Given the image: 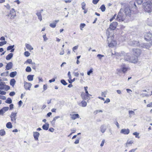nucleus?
<instances>
[{"mask_svg":"<svg viewBox=\"0 0 152 152\" xmlns=\"http://www.w3.org/2000/svg\"><path fill=\"white\" fill-rule=\"evenodd\" d=\"M136 6L135 3L134 1H131L130 2L128 6L123 9V12L128 18H130L133 13L132 9H136Z\"/></svg>","mask_w":152,"mask_h":152,"instance_id":"obj_1","label":"nucleus"},{"mask_svg":"<svg viewBox=\"0 0 152 152\" xmlns=\"http://www.w3.org/2000/svg\"><path fill=\"white\" fill-rule=\"evenodd\" d=\"M123 8H121L118 13L117 18L115 19L116 20L119 22H122L128 18L124 15L123 12Z\"/></svg>","mask_w":152,"mask_h":152,"instance_id":"obj_2","label":"nucleus"},{"mask_svg":"<svg viewBox=\"0 0 152 152\" xmlns=\"http://www.w3.org/2000/svg\"><path fill=\"white\" fill-rule=\"evenodd\" d=\"M107 44L108 46L109 47L113 48L116 46L117 43L116 41L114 40L113 35H111L110 34L107 35Z\"/></svg>","mask_w":152,"mask_h":152,"instance_id":"obj_3","label":"nucleus"},{"mask_svg":"<svg viewBox=\"0 0 152 152\" xmlns=\"http://www.w3.org/2000/svg\"><path fill=\"white\" fill-rule=\"evenodd\" d=\"M118 25V23L116 22H113L110 25V27L107 29L106 34L107 35L110 34L111 35H113V30L116 28Z\"/></svg>","mask_w":152,"mask_h":152,"instance_id":"obj_4","label":"nucleus"},{"mask_svg":"<svg viewBox=\"0 0 152 152\" xmlns=\"http://www.w3.org/2000/svg\"><path fill=\"white\" fill-rule=\"evenodd\" d=\"M144 10L146 12L149 13L152 12V2L148 1L143 4Z\"/></svg>","mask_w":152,"mask_h":152,"instance_id":"obj_5","label":"nucleus"},{"mask_svg":"<svg viewBox=\"0 0 152 152\" xmlns=\"http://www.w3.org/2000/svg\"><path fill=\"white\" fill-rule=\"evenodd\" d=\"M125 59L127 61H129L132 63H136L138 61L137 56H125Z\"/></svg>","mask_w":152,"mask_h":152,"instance_id":"obj_6","label":"nucleus"},{"mask_svg":"<svg viewBox=\"0 0 152 152\" xmlns=\"http://www.w3.org/2000/svg\"><path fill=\"white\" fill-rule=\"evenodd\" d=\"M92 95L89 94L88 93H87L86 94H85L83 92H82L81 93L80 96L81 98L83 100H89L90 99V97Z\"/></svg>","mask_w":152,"mask_h":152,"instance_id":"obj_7","label":"nucleus"},{"mask_svg":"<svg viewBox=\"0 0 152 152\" xmlns=\"http://www.w3.org/2000/svg\"><path fill=\"white\" fill-rule=\"evenodd\" d=\"M7 16L8 17L10 16V19L12 20L15 18L16 16L15 14V11L14 8H12L10 11V13L8 14Z\"/></svg>","mask_w":152,"mask_h":152,"instance_id":"obj_8","label":"nucleus"},{"mask_svg":"<svg viewBox=\"0 0 152 152\" xmlns=\"http://www.w3.org/2000/svg\"><path fill=\"white\" fill-rule=\"evenodd\" d=\"M152 37V34L150 33H146L145 35L144 39L147 41H151Z\"/></svg>","mask_w":152,"mask_h":152,"instance_id":"obj_9","label":"nucleus"},{"mask_svg":"<svg viewBox=\"0 0 152 152\" xmlns=\"http://www.w3.org/2000/svg\"><path fill=\"white\" fill-rule=\"evenodd\" d=\"M129 44L132 46H138L140 45L139 42L138 41H130L129 42Z\"/></svg>","mask_w":152,"mask_h":152,"instance_id":"obj_10","label":"nucleus"},{"mask_svg":"<svg viewBox=\"0 0 152 152\" xmlns=\"http://www.w3.org/2000/svg\"><path fill=\"white\" fill-rule=\"evenodd\" d=\"M17 113H15L12 112L10 116V117L11 118V121H12L16 123V119Z\"/></svg>","mask_w":152,"mask_h":152,"instance_id":"obj_11","label":"nucleus"},{"mask_svg":"<svg viewBox=\"0 0 152 152\" xmlns=\"http://www.w3.org/2000/svg\"><path fill=\"white\" fill-rule=\"evenodd\" d=\"M133 53L134 55H135V56H137L138 58V56H139L141 53L140 50L138 49H133Z\"/></svg>","mask_w":152,"mask_h":152,"instance_id":"obj_12","label":"nucleus"},{"mask_svg":"<svg viewBox=\"0 0 152 152\" xmlns=\"http://www.w3.org/2000/svg\"><path fill=\"white\" fill-rule=\"evenodd\" d=\"M32 86V84L29 83L25 82L24 87L26 90H30Z\"/></svg>","mask_w":152,"mask_h":152,"instance_id":"obj_13","label":"nucleus"},{"mask_svg":"<svg viewBox=\"0 0 152 152\" xmlns=\"http://www.w3.org/2000/svg\"><path fill=\"white\" fill-rule=\"evenodd\" d=\"M121 68H122V72L124 73H125L128 70V67L126 66L124 64H122L121 65Z\"/></svg>","mask_w":152,"mask_h":152,"instance_id":"obj_14","label":"nucleus"},{"mask_svg":"<svg viewBox=\"0 0 152 152\" xmlns=\"http://www.w3.org/2000/svg\"><path fill=\"white\" fill-rule=\"evenodd\" d=\"M8 107H5L0 110V114L3 115L6 111L9 109Z\"/></svg>","mask_w":152,"mask_h":152,"instance_id":"obj_15","label":"nucleus"},{"mask_svg":"<svg viewBox=\"0 0 152 152\" xmlns=\"http://www.w3.org/2000/svg\"><path fill=\"white\" fill-rule=\"evenodd\" d=\"M129 129H124L121 130L120 133L124 134H128L129 133Z\"/></svg>","mask_w":152,"mask_h":152,"instance_id":"obj_16","label":"nucleus"},{"mask_svg":"<svg viewBox=\"0 0 152 152\" xmlns=\"http://www.w3.org/2000/svg\"><path fill=\"white\" fill-rule=\"evenodd\" d=\"M84 100L82 101L81 102H78V104L80 106H81L83 107H86L87 104L86 102L84 101Z\"/></svg>","mask_w":152,"mask_h":152,"instance_id":"obj_17","label":"nucleus"},{"mask_svg":"<svg viewBox=\"0 0 152 152\" xmlns=\"http://www.w3.org/2000/svg\"><path fill=\"white\" fill-rule=\"evenodd\" d=\"M39 135V133L37 132H33V136L35 140H38V137Z\"/></svg>","mask_w":152,"mask_h":152,"instance_id":"obj_18","label":"nucleus"},{"mask_svg":"<svg viewBox=\"0 0 152 152\" xmlns=\"http://www.w3.org/2000/svg\"><path fill=\"white\" fill-rule=\"evenodd\" d=\"M59 20H56L53 21V23H51L50 24V26L52 28H54L56 26V23L59 22Z\"/></svg>","mask_w":152,"mask_h":152,"instance_id":"obj_19","label":"nucleus"},{"mask_svg":"<svg viewBox=\"0 0 152 152\" xmlns=\"http://www.w3.org/2000/svg\"><path fill=\"white\" fill-rule=\"evenodd\" d=\"M12 63L11 62L8 63L6 66V68L7 70H9L12 68Z\"/></svg>","mask_w":152,"mask_h":152,"instance_id":"obj_20","label":"nucleus"},{"mask_svg":"<svg viewBox=\"0 0 152 152\" xmlns=\"http://www.w3.org/2000/svg\"><path fill=\"white\" fill-rule=\"evenodd\" d=\"M151 45V44L150 45L148 43H144L143 44L142 47L144 48L149 49L150 48Z\"/></svg>","mask_w":152,"mask_h":152,"instance_id":"obj_21","label":"nucleus"},{"mask_svg":"<svg viewBox=\"0 0 152 152\" xmlns=\"http://www.w3.org/2000/svg\"><path fill=\"white\" fill-rule=\"evenodd\" d=\"M49 127V124L48 123H46V124L43 125L42 126L43 129L46 130H47L48 129Z\"/></svg>","mask_w":152,"mask_h":152,"instance_id":"obj_22","label":"nucleus"},{"mask_svg":"<svg viewBox=\"0 0 152 152\" xmlns=\"http://www.w3.org/2000/svg\"><path fill=\"white\" fill-rule=\"evenodd\" d=\"M13 56V54L10 53L8 54L6 57V58L7 60H9Z\"/></svg>","mask_w":152,"mask_h":152,"instance_id":"obj_23","label":"nucleus"},{"mask_svg":"<svg viewBox=\"0 0 152 152\" xmlns=\"http://www.w3.org/2000/svg\"><path fill=\"white\" fill-rule=\"evenodd\" d=\"M25 46L26 48L29 50H31L33 49V48L29 44L26 43L25 44Z\"/></svg>","mask_w":152,"mask_h":152,"instance_id":"obj_24","label":"nucleus"},{"mask_svg":"<svg viewBox=\"0 0 152 152\" xmlns=\"http://www.w3.org/2000/svg\"><path fill=\"white\" fill-rule=\"evenodd\" d=\"M79 118V116L78 114H73L72 115V117H71V118H72V119L73 120H75L76 118Z\"/></svg>","mask_w":152,"mask_h":152,"instance_id":"obj_25","label":"nucleus"},{"mask_svg":"<svg viewBox=\"0 0 152 152\" xmlns=\"http://www.w3.org/2000/svg\"><path fill=\"white\" fill-rule=\"evenodd\" d=\"M36 14L37 15L38 19L40 21H41L42 20V18L41 12H37Z\"/></svg>","mask_w":152,"mask_h":152,"instance_id":"obj_26","label":"nucleus"},{"mask_svg":"<svg viewBox=\"0 0 152 152\" xmlns=\"http://www.w3.org/2000/svg\"><path fill=\"white\" fill-rule=\"evenodd\" d=\"M16 83V81L14 79H12L10 81V85L12 87H13Z\"/></svg>","mask_w":152,"mask_h":152,"instance_id":"obj_27","label":"nucleus"},{"mask_svg":"<svg viewBox=\"0 0 152 152\" xmlns=\"http://www.w3.org/2000/svg\"><path fill=\"white\" fill-rule=\"evenodd\" d=\"M128 113L129 115V117L131 118L132 115H135V113L134 111L129 110Z\"/></svg>","mask_w":152,"mask_h":152,"instance_id":"obj_28","label":"nucleus"},{"mask_svg":"<svg viewBox=\"0 0 152 152\" xmlns=\"http://www.w3.org/2000/svg\"><path fill=\"white\" fill-rule=\"evenodd\" d=\"M34 75H29L27 77V78L28 81H32L33 80Z\"/></svg>","mask_w":152,"mask_h":152,"instance_id":"obj_29","label":"nucleus"},{"mask_svg":"<svg viewBox=\"0 0 152 152\" xmlns=\"http://www.w3.org/2000/svg\"><path fill=\"white\" fill-rule=\"evenodd\" d=\"M17 72L16 71H15L11 72L10 74V76L11 77H14L17 75Z\"/></svg>","mask_w":152,"mask_h":152,"instance_id":"obj_30","label":"nucleus"},{"mask_svg":"<svg viewBox=\"0 0 152 152\" xmlns=\"http://www.w3.org/2000/svg\"><path fill=\"white\" fill-rule=\"evenodd\" d=\"M106 128L104 125H102L100 127V131L101 132L104 133L105 131Z\"/></svg>","mask_w":152,"mask_h":152,"instance_id":"obj_31","label":"nucleus"},{"mask_svg":"<svg viewBox=\"0 0 152 152\" xmlns=\"http://www.w3.org/2000/svg\"><path fill=\"white\" fill-rule=\"evenodd\" d=\"M6 126L8 129H11L12 128V126L10 122H8Z\"/></svg>","mask_w":152,"mask_h":152,"instance_id":"obj_32","label":"nucleus"},{"mask_svg":"<svg viewBox=\"0 0 152 152\" xmlns=\"http://www.w3.org/2000/svg\"><path fill=\"white\" fill-rule=\"evenodd\" d=\"M5 132L4 129L0 130V135L1 136H3L5 134Z\"/></svg>","mask_w":152,"mask_h":152,"instance_id":"obj_33","label":"nucleus"},{"mask_svg":"<svg viewBox=\"0 0 152 152\" xmlns=\"http://www.w3.org/2000/svg\"><path fill=\"white\" fill-rule=\"evenodd\" d=\"M60 118L59 116H57L53 118V119L51 122L52 124H54L56 120Z\"/></svg>","mask_w":152,"mask_h":152,"instance_id":"obj_34","label":"nucleus"},{"mask_svg":"<svg viewBox=\"0 0 152 152\" xmlns=\"http://www.w3.org/2000/svg\"><path fill=\"white\" fill-rule=\"evenodd\" d=\"M100 9L102 12H104L105 10V7L104 5H102L100 7Z\"/></svg>","mask_w":152,"mask_h":152,"instance_id":"obj_35","label":"nucleus"},{"mask_svg":"<svg viewBox=\"0 0 152 152\" xmlns=\"http://www.w3.org/2000/svg\"><path fill=\"white\" fill-rule=\"evenodd\" d=\"M6 102L8 104H11L12 102V100L10 98H8L7 99Z\"/></svg>","mask_w":152,"mask_h":152,"instance_id":"obj_36","label":"nucleus"},{"mask_svg":"<svg viewBox=\"0 0 152 152\" xmlns=\"http://www.w3.org/2000/svg\"><path fill=\"white\" fill-rule=\"evenodd\" d=\"M26 71L27 72H30L31 71V69L30 66H28L26 69Z\"/></svg>","mask_w":152,"mask_h":152,"instance_id":"obj_37","label":"nucleus"},{"mask_svg":"<svg viewBox=\"0 0 152 152\" xmlns=\"http://www.w3.org/2000/svg\"><path fill=\"white\" fill-rule=\"evenodd\" d=\"M14 45L9 46H8L7 48V50H11L12 49L14 48Z\"/></svg>","mask_w":152,"mask_h":152,"instance_id":"obj_38","label":"nucleus"},{"mask_svg":"<svg viewBox=\"0 0 152 152\" xmlns=\"http://www.w3.org/2000/svg\"><path fill=\"white\" fill-rule=\"evenodd\" d=\"M86 24L85 23H81L80 25V29L81 30H83V28L85 26Z\"/></svg>","mask_w":152,"mask_h":152,"instance_id":"obj_39","label":"nucleus"},{"mask_svg":"<svg viewBox=\"0 0 152 152\" xmlns=\"http://www.w3.org/2000/svg\"><path fill=\"white\" fill-rule=\"evenodd\" d=\"M61 82L64 85H66L67 84V83L64 80H61Z\"/></svg>","mask_w":152,"mask_h":152,"instance_id":"obj_40","label":"nucleus"},{"mask_svg":"<svg viewBox=\"0 0 152 152\" xmlns=\"http://www.w3.org/2000/svg\"><path fill=\"white\" fill-rule=\"evenodd\" d=\"M7 43V41H2V42H0V46H1L6 44Z\"/></svg>","mask_w":152,"mask_h":152,"instance_id":"obj_41","label":"nucleus"},{"mask_svg":"<svg viewBox=\"0 0 152 152\" xmlns=\"http://www.w3.org/2000/svg\"><path fill=\"white\" fill-rule=\"evenodd\" d=\"M9 72L8 71H6L5 72L3 73H1V76H7L8 75Z\"/></svg>","mask_w":152,"mask_h":152,"instance_id":"obj_42","label":"nucleus"},{"mask_svg":"<svg viewBox=\"0 0 152 152\" xmlns=\"http://www.w3.org/2000/svg\"><path fill=\"white\" fill-rule=\"evenodd\" d=\"M82 8L83 10H85L86 7V4L85 3L83 2L81 4Z\"/></svg>","mask_w":152,"mask_h":152,"instance_id":"obj_43","label":"nucleus"},{"mask_svg":"<svg viewBox=\"0 0 152 152\" xmlns=\"http://www.w3.org/2000/svg\"><path fill=\"white\" fill-rule=\"evenodd\" d=\"M26 62L28 64H31L33 62H32V60L31 59H29L27 60Z\"/></svg>","mask_w":152,"mask_h":152,"instance_id":"obj_44","label":"nucleus"},{"mask_svg":"<svg viewBox=\"0 0 152 152\" xmlns=\"http://www.w3.org/2000/svg\"><path fill=\"white\" fill-rule=\"evenodd\" d=\"M30 55V53L28 51H25L24 52V55L26 57L29 56Z\"/></svg>","mask_w":152,"mask_h":152,"instance_id":"obj_45","label":"nucleus"},{"mask_svg":"<svg viewBox=\"0 0 152 152\" xmlns=\"http://www.w3.org/2000/svg\"><path fill=\"white\" fill-rule=\"evenodd\" d=\"M133 143V142L132 140H131L129 141H128L127 143L126 144L125 146L126 147H127L128 146V144H132Z\"/></svg>","mask_w":152,"mask_h":152,"instance_id":"obj_46","label":"nucleus"},{"mask_svg":"<svg viewBox=\"0 0 152 152\" xmlns=\"http://www.w3.org/2000/svg\"><path fill=\"white\" fill-rule=\"evenodd\" d=\"M133 134L136 137H137L138 138H139V137H138L139 135V134L137 132H135L133 133Z\"/></svg>","mask_w":152,"mask_h":152,"instance_id":"obj_47","label":"nucleus"},{"mask_svg":"<svg viewBox=\"0 0 152 152\" xmlns=\"http://www.w3.org/2000/svg\"><path fill=\"white\" fill-rule=\"evenodd\" d=\"M137 4H141L142 2V0H136Z\"/></svg>","mask_w":152,"mask_h":152,"instance_id":"obj_48","label":"nucleus"},{"mask_svg":"<svg viewBox=\"0 0 152 152\" xmlns=\"http://www.w3.org/2000/svg\"><path fill=\"white\" fill-rule=\"evenodd\" d=\"M97 56L99 58V59H101L102 57H104V56L101 54H99L97 55Z\"/></svg>","mask_w":152,"mask_h":152,"instance_id":"obj_49","label":"nucleus"},{"mask_svg":"<svg viewBox=\"0 0 152 152\" xmlns=\"http://www.w3.org/2000/svg\"><path fill=\"white\" fill-rule=\"evenodd\" d=\"M93 72V69H91L90 70L87 72V75H89L91 73H92Z\"/></svg>","mask_w":152,"mask_h":152,"instance_id":"obj_50","label":"nucleus"},{"mask_svg":"<svg viewBox=\"0 0 152 152\" xmlns=\"http://www.w3.org/2000/svg\"><path fill=\"white\" fill-rule=\"evenodd\" d=\"M4 6L8 10L10 9L11 8V6L8 4H7L6 5H4Z\"/></svg>","mask_w":152,"mask_h":152,"instance_id":"obj_51","label":"nucleus"},{"mask_svg":"<svg viewBox=\"0 0 152 152\" xmlns=\"http://www.w3.org/2000/svg\"><path fill=\"white\" fill-rule=\"evenodd\" d=\"M99 1V0H93L92 2L94 4H96Z\"/></svg>","mask_w":152,"mask_h":152,"instance_id":"obj_52","label":"nucleus"},{"mask_svg":"<svg viewBox=\"0 0 152 152\" xmlns=\"http://www.w3.org/2000/svg\"><path fill=\"white\" fill-rule=\"evenodd\" d=\"M32 65V68L34 69L35 70L36 69V66H35V64L34 62H33L32 64H31Z\"/></svg>","mask_w":152,"mask_h":152,"instance_id":"obj_53","label":"nucleus"},{"mask_svg":"<svg viewBox=\"0 0 152 152\" xmlns=\"http://www.w3.org/2000/svg\"><path fill=\"white\" fill-rule=\"evenodd\" d=\"M43 37L44 39V41H45L48 39V38L46 37V34L43 35Z\"/></svg>","mask_w":152,"mask_h":152,"instance_id":"obj_54","label":"nucleus"},{"mask_svg":"<svg viewBox=\"0 0 152 152\" xmlns=\"http://www.w3.org/2000/svg\"><path fill=\"white\" fill-rule=\"evenodd\" d=\"M15 94V93L14 91H12L10 93L9 95L10 96H13Z\"/></svg>","mask_w":152,"mask_h":152,"instance_id":"obj_55","label":"nucleus"},{"mask_svg":"<svg viewBox=\"0 0 152 152\" xmlns=\"http://www.w3.org/2000/svg\"><path fill=\"white\" fill-rule=\"evenodd\" d=\"M73 74L75 77H78L79 76V74L77 72H73Z\"/></svg>","mask_w":152,"mask_h":152,"instance_id":"obj_56","label":"nucleus"},{"mask_svg":"<svg viewBox=\"0 0 152 152\" xmlns=\"http://www.w3.org/2000/svg\"><path fill=\"white\" fill-rule=\"evenodd\" d=\"M107 94V92L106 91H104V92H102L101 93V95L102 96H104V97H105L106 96V94Z\"/></svg>","mask_w":152,"mask_h":152,"instance_id":"obj_57","label":"nucleus"},{"mask_svg":"<svg viewBox=\"0 0 152 152\" xmlns=\"http://www.w3.org/2000/svg\"><path fill=\"white\" fill-rule=\"evenodd\" d=\"M116 14H115L114 15V16H113V17L112 18H111V19H110V22L112 21L114 19H115V17H116Z\"/></svg>","mask_w":152,"mask_h":152,"instance_id":"obj_58","label":"nucleus"},{"mask_svg":"<svg viewBox=\"0 0 152 152\" xmlns=\"http://www.w3.org/2000/svg\"><path fill=\"white\" fill-rule=\"evenodd\" d=\"M0 89L1 90H2L5 89V84L4 85L1 86H0Z\"/></svg>","mask_w":152,"mask_h":152,"instance_id":"obj_59","label":"nucleus"},{"mask_svg":"<svg viewBox=\"0 0 152 152\" xmlns=\"http://www.w3.org/2000/svg\"><path fill=\"white\" fill-rule=\"evenodd\" d=\"M6 97L4 96L0 95V99L5 100L6 99Z\"/></svg>","mask_w":152,"mask_h":152,"instance_id":"obj_60","label":"nucleus"},{"mask_svg":"<svg viewBox=\"0 0 152 152\" xmlns=\"http://www.w3.org/2000/svg\"><path fill=\"white\" fill-rule=\"evenodd\" d=\"M105 141V140H102V142L101 143V144L100 145V146L101 147H102L104 145Z\"/></svg>","mask_w":152,"mask_h":152,"instance_id":"obj_61","label":"nucleus"},{"mask_svg":"<svg viewBox=\"0 0 152 152\" xmlns=\"http://www.w3.org/2000/svg\"><path fill=\"white\" fill-rule=\"evenodd\" d=\"M6 94V92L0 90V94L1 95H5Z\"/></svg>","mask_w":152,"mask_h":152,"instance_id":"obj_62","label":"nucleus"},{"mask_svg":"<svg viewBox=\"0 0 152 152\" xmlns=\"http://www.w3.org/2000/svg\"><path fill=\"white\" fill-rule=\"evenodd\" d=\"M126 90L127 92L128 93H129V94H131V92H132V91L131 89H126Z\"/></svg>","mask_w":152,"mask_h":152,"instance_id":"obj_63","label":"nucleus"},{"mask_svg":"<svg viewBox=\"0 0 152 152\" xmlns=\"http://www.w3.org/2000/svg\"><path fill=\"white\" fill-rule=\"evenodd\" d=\"M148 107H152V102H151L149 104H148L147 105Z\"/></svg>","mask_w":152,"mask_h":152,"instance_id":"obj_64","label":"nucleus"}]
</instances>
